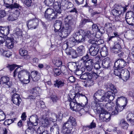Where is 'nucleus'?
<instances>
[{
  "mask_svg": "<svg viewBox=\"0 0 134 134\" xmlns=\"http://www.w3.org/2000/svg\"><path fill=\"white\" fill-rule=\"evenodd\" d=\"M127 23L129 25L133 26L134 25V17L125 19Z\"/></svg>",
  "mask_w": 134,
  "mask_h": 134,
  "instance_id": "nucleus-54",
  "label": "nucleus"
},
{
  "mask_svg": "<svg viewBox=\"0 0 134 134\" xmlns=\"http://www.w3.org/2000/svg\"><path fill=\"white\" fill-rule=\"evenodd\" d=\"M74 65L71 62H69L67 64L68 67L69 69L70 70V69L74 68L76 69V75H82L85 70V68L82 66V64L79 65L78 66L76 65L74 63Z\"/></svg>",
  "mask_w": 134,
  "mask_h": 134,
  "instance_id": "nucleus-11",
  "label": "nucleus"
},
{
  "mask_svg": "<svg viewBox=\"0 0 134 134\" xmlns=\"http://www.w3.org/2000/svg\"><path fill=\"white\" fill-rule=\"evenodd\" d=\"M126 118L127 121L129 122L132 125H134V114L129 113L126 116Z\"/></svg>",
  "mask_w": 134,
  "mask_h": 134,
  "instance_id": "nucleus-35",
  "label": "nucleus"
},
{
  "mask_svg": "<svg viewBox=\"0 0 134 134\" xmlns=\"http://www.w3.org/2000/svg\"><path fill=\"white\" fill-rule=\"evenodd\" d=\"M111 65V60L109 58H105L102 61V66L105 69H110Z\"/></svg>",
  "mask_w": 134,
  "mask_h": 134,
  "instance_id": "nucleus-24",
  "label": "nucleus"
},
{
  "mask_svg": "<svg viewBox=\"0 0 134 134\" xmlns=\"http://www.w3.org/2000/svg\"><path fill=\"white\" fill-rule=\"evenodd\" d=\"M13 14L12 12L10 13L7 18L8 20L9 21H13L16 20L17 18Z\"/></svg>",
  "mask_w": 134,
  "mask_h": 134,
  "instance_id": "nucleus-52",
  "label": "nucleus"
},
{
  "mask_svg": "<svg viewBox=\"0 0 134 134\" xmlns=\"http://www.w3.org/2000/svg\"><path fill=\"white\" fill-rule=\"evenodd\" d=\"M1 80L2 82L3 85L5 88H9L11 87L12 82L10 81L9 78L7 76H4L1 78Z\"/></svg>",
  "mask_w": 134,
  "mask_h": 134,
  "instance_id": "nucleus-20",
  "label": "nucleus"
},
{
  "mask_svg": "<svg viewBox=\"0 0 134 134\" xmlns=\"http://www.w3.org/2000/svg\"><path fill=\"white\" fill-rule=\"evenodd\" d=\"M41 123L42 125L41 126H43L44 128L48 127L49 125V121L47 118H45L44 119H42Z\"/></svg>",
  "mask_w": 134,
  "mask_h": 134,
  "instance_id": "nucleus-43",
  "label": "nucleus"
},
{
  "mask_svg": "<svg viewBox=\"0 0 134 134\" xmlns=\"http://www.w3.org/2000/svg\"><path fill=\"white\" fill-rule=\"evenodd\" d=\"M36 105L39 108H43L45 106L44 102L42 101L37 102Z\"/></svg>",
  "mask_w": 134,
  "mask_h": 134,
  "instance_id": "nucleus-59",
  "label": "nucleus"
},
{
  "mask_svg": "<svg viewBox=\"0 0 134 134\" xmlns=\"http://www.w3.org/2000/svg\"><path fill=\"white\" fill-rule=\"evenodd\" d=\"M99 47L96 46L95 44L91 45L89 48V52L90 55L91 56H96L99 51Z\"/></svg>",
  "mask_w": 134,
  "mask_h": 134,
  "instance_id": "nucleus-16",
  "label": "nucleus"
},
{
  "mask_svg": "<svg viewBox=\"0 0 134 134\" xmlns=\"http://www.w3.org/2000/svg\"><path fill=\"white\" fill-rule=\"evenodd\" d=\"M112 26V24L109 22L105 24L104 28L106 29V31L108 34H110L112 32L113 33L114 32H116Z\"/></svg>",
  "mask_w": 134,
  "mask_h": 134,
  "instance_id": "nucleus-30",
  "label": "nucleus"
},
{
  "mask_svg": "<svg viewBox=\"0 0 134 134\" xmlns=\"http://www.w3.org/2000/svg\"><path fill=\"white\" fill-rule=\"evenodd\" d=\"M27 48V46L26 44L24 47L21 48L19 49V53L21 56L24 57L27 55L28 54Z\"/></svg>",
  "mask_w": 134,
  "mask_h": 134,
  "instance_id": "nucleus-36",
  "label": "nucleus"
},
{
  "mask_svg": "<svg viewBox=\"0 0 134 134\" xmlns=\"http://www.w3.org/2000/svg\"><path fill=\"white\" fill-rule=\"evenodd\" d=\"M105 93L104 91L101 89L98 90L94 93L93 97L94 100L92 102L91 105L92 109H95L97 108L98 110H99L101 108L104 107L103 103L100 102H102L100 101L101 98L99 99V98L104 95Z\"/></svg>",
  "mask_w": 134,
  "mask_h": 134,
  "instance_id": "nucleus-5",
  "label": "nucleus"
},
{
  "mask_svg": "<svg viewBox=\"0 0 134 134\" xmlns=\"http://www.w3.org/2000/svg\"><path fill=\"white\" fill-rule=\"evenodd\" d=\"M65 23L64 27L62 24V21L57 20L54 24V31L59 40L62 39L68 36L72 31V27L75 26L76 21L71 15L67 16L64 19Z\"/></svg>",
  "mask_w": 134,
  "mask_h": 134,
  "instance_id": "nucleus-2",
  "label": "nucleus"
},
{
  "mask_svg": "<svg viewBox=\"0 0 134 134\" xmlns=\"http://www.w3.org/2000/svg\"><path fill=\"white\" fill-rule=\"evenodd\" d=\"M16 118H14L12 119L6 120L4 122V124L5 125H9L14 122L15 120H16Z\"/></svg>",
  "mask_w": 134,
  "mask_h": 134,
  "instance_id": "nucleus-51",
  "label": "nucleus"
},
{
  "mask_svg": "<svg viewBox=\"0 0 134 134\" xmlns=\"http://www.w3.org/2000/svg\"><path fill=\"white\" fill-rule=\"evenodd\" d=\"M99 116L100 120L103 121L108 122L110 119L111 115L108 112L103 110L100 113Z\"/></svg>",
  "mask_w": 134,
  "mask_h": 134,
  "instance_id": "nucleus-19",
  "label": "nucleus"
},
{
  "mask_svg": "<svg viewBox=\"0 0 134 134\" xmlns=\"http://www.w3.org/2000/svg\"><path fill=\"white\" fill-rule=\"evenodd\" d=\"M65 85V80L63 79H57L54 81V86L58 88H62Z\"/></svg>",
  "mask_w": 134,
  "mask_h": 134,
  "instance_id": "nucleus-18",
  "label": "nucleus"
},
{
  "mask_svg": "<svg viewBox=\"0 0 134 134\" xmlns=\"http://www.w3.org/2000/svg\"><path fill=\"white\" fill-rule=\"evenodd\" d=\"M9 39L7 40L6 42V46L9 49H12L14 47V39L13 38H9Z\"/></svg>",
  "mask_w": 134,
  "mask_h": 134,
  "instance_id": "nucleus-33",
  "label": "nucleus"
},
{
  "mask_svg": "<svg viewBox=\"0 0 134 134\" xmlns=\"http://www.w3.org/2000/svg\"><path fill=\"white\" fill-rule=\"evenodd\" d=\"M21 67H18L14 71L13 77H15L17 76L19 79L28 76L29 77L30 72L26 69H22Z\"/></svg>",
  "mask_w": 134,
  "mask_h": 134,
  "instance_id": "nucleus-10",
  "label": "nucleus"
},
{
  "mask_svg": "<svg viewBox=\"0 0 134 134\" xmlns=\"http://www.w3.org/2000/svg\"><path fill=\"white\" fill-rule=\"evenodd\" d=\"M128 101L127 98L123 96L119 97L116 102L115 108L119 112L122 111L126 106Z\"/></svg>",
  "mask_w": 134,
  "mask_h": 134,
  "instance_id": "nucleus-8",
  "label": "nucleus"
},
{
  "mask_svg": "<svg viewBox=\"0 0 134 134\" xmlns=\"http://www.w3.org/2000/svg\"><path fill=\"white\" fill-rule=\"evenodd\" d=\"M101 55L103 57L106 56L108 54V52L107 49L106 47H103L100 50V52Z\"/></svg>",
  "mask_w": 134,
  "mask_h": 134,
  "instance_id": "nucleus-46",
  "label": "nucleus"
},
{
  "mask_svg": "<svg viewBox=\"0 0 134 134\" xmlns=\"http://www.w3.org/2000/svg\"><path fill=\"white\" fill-rule=\"evenodd\" d=\"M96 124L93 122V120L91 122L90 125L83 126H82V130L81 134H85L89 132V129H92L96 127Z\"/></svg>",
  "mask_w": 134,
  "mask_h": 134,
  "instance_id": "nucleus-23",
  "label": "nucleus"
},
{
  "mask_svg": "<svg viewBox=\"0 0 134 134\" xmlns=\"http://www.w3.org/2000/svg\"><path fill=\"white\" fill-rule=\"evenodd\" d=\"M26 134H37L36 131L33 128H28L25 131Z\"/></svg>",
  "mask_w": 134,
  "mask_h": 134,
  "instance_id": "nucleus-49",
  "label": "nucleus"
},
{
  "mask_svg": "<svg viewBox=\"0 0 134 134\" xmlns=\"http://www.w3.org/2000/svg\"><path fill=\"white\" fill-rule=\"evenodd\" d=\"M109 35L108 34V37L107 39V42L109 43L111 41H113L114 40H115L116 39H118V38H119V35L118 34V33L117 32H114L113 33V35L112 34L111 35L112 36H109Z\"/></svg>",
  "mask_w": 134,
  "mask_h": 134,
  "instance_id": "nucleus-31",
  "label": "nucleus"
},
{
  "mask_svg": "<svg viewBox=\"0 0 134 134\" xmlns=\"http://www.w3.org/2000/svg\"><path fill=\"white\" fill-rule=\"evenodd\" d=\"M130 74L129 71L126 69H123L121 71V77L122 80L124 81H126L129 78Z\"/></svg>",
  "mask_w": 134,
  "mask_h": 134,
  "instance_id": "nucleus-29",
  "label": "nucleus"
},
{
  "mask_svg": "<svg viewBox=\"0 0 134 134\" xmlns=\"http://www.w3.org/2000/svg\"><path fill=\"white\" fill-rule=\"evenodd\" d=\"M39 20L35 18L30 19L26 22V25L29 29H35L38 26Z\"/></svg>",
  "mask_w": 134,
  "mask_h": 134,
  "instance_id": "nucleus-12",
  "label": "nucleus"
},
{
  "mask_svg": "<svg viewBox=\"0 0 134 134\" xmlns=\"http://www.w3.org/2000/svg\"><path fill=\"white\" fill-rule=\"evenodd\" d=\"M30 118L35 120V121L31 122L29 120L27 122V125L28 126V128H33L32 127L33 126H36L38 125L39 119L38 116L36 115H32L31 116Z\"/></svg>",
  "mask_w": 134,
  "mask_h": 134,
  "instance_id": "nucleus-22",
  "label": "nucleus"
},
{
  "mask_svg": "<svg viewBox=\"0 0 134 134\" xmlns=\"http://www.w3.org/2000/svg\"><path fill=\"white\" fill-rule=\"evenodd\" d=\"M101 27L96 24H93L92 26V30L94 33L99 31Z\"/></svg>",
  "mask_w": 134,
  "mask_h": 134,
  "instance_id": "nucleus-50",
  "label": "nucleus"
},
{
  "mask_svg": "<svg viewBox=\"0 0 134 134\" xmlns=\"http://www.w3.org/2000/svg\"><path fill=\"white\" fill-rule=\"evenodd\" d=\"M89 59V55L88 54H87L86 55L82 57L80 59L79 61V64H81L82 62H83V63H85V64H86V63L88 62Z\"/></svg>",
  "mask_w": 134,
  "mask_h": 134,
  "instance_id": "nucleus-44",
  "label": "nucleus"
},
{
  "mask_svg": "<svg viewBox=\"0 0 134 134\" xmlns=\"http://www.w3.org/2000/svg\"><path fill=\"white\" fill-rule=\"evenodd\" d=\"M61 66V68L60 70L61 71L62 73L64 74L67 71L66 68L64 64H63V65H62Z\"/></svg>",
  "mask_w": 134,
  "mask_h": 134,
  "instance_id": "nucleus-64",
  "label": "nucleus"
},
{
  "mask_svg": "<svg viewBox=\"0 0 134 134\" xmlns=\"http://www.w3.org/2000/svg\"><path fill=\"white\" fill-rule=\"evenodd\" d=\"M72 50L70 55H71L72 58L73 59L76 58L79 56L78 53L76 52L75 50L72 49Z\"/></svg>",
  "mask_w": 134,
  "mask_h": 134,
  "instance_id": "nucleus-56",
  "label": "nucleus"
},
{
  "mask_svg": "<svg viewBox=\"0 0 134 134\" xmlns=\"http://www.w3.org/2000/svg\"><path fill=\"white\" fill-rule=\"evenodd\" d=\"M45 131L44 127L43 126H40L37 129V134H42Z\"/></svg>",
  "mask_w": 134,
  "mask_h": 134,
  "instance_id": "nucleus-58",
  "label": "nucleus"
},
{
  "mask_svg": "<svg viewBox=\"0 0 134 134\" xmlns=\"http://www.w3.org/2000/svg\"><path fill=\"white\" fill-rule=\"evenodd\" d=\"M85 34L83 30H79L74 33L73 37H71L68 40L64 46L71 47L75 45L76 43H78L84 42Z\"/></svg>",
  "mask_w": 134,
  "mask_h": 134,
  "instance_id": "nucleus-4",
  "label": "nucleus"
},
{
  "mask_svg": "<svg viewBox=\"0 0 134 134\" xmlns=\"http://www.w3.org/2000/svg\"><path fill=\"white\" fill-rule=\"evenodd\" d=\"M126 65V62L123 59H119L114 63V65L118 68L122 69Z\"/></svg>",
  "mask_w": 134,
  "mask_h": 134,
  "instance_id": "nucleus-26",
  "label": "nucleus"
},
{
  "mask_svg": "<svg viewBox=\"0 0 134 134\" xmlns=\"http://www.w3.org/2000/svg\"><path fill=\"white\" fill-rule=\"evenodd\" d=\"M55 0H45L44 3L46 5L49 6L53 5Z\"/></svg>",
  "mask_w": 134,
  "mask_h": 134,
  "instance_id": "nucleus-60",
  "label": "nucleus"
},
{
  "mask_svg": "<svg viewBox=\"0 0 134 134\" xmlns=\"http://www.w3.org/2000/svg\"><path fill=\"white\" fill-rule=\"evenodd\" d=\"M40 92L41 89L39 87L32 88L30 90V92L31 94L29 95L28 98L31 100L35 99L36 97H39Z\"/></svg>",
  "mask_w": 134,
  "mask_h": 134,
  "instance_id": "nucleus-15",
  "label": "nucleus"
},
{
  "mask_svg": "<svg viewBox=\"0 0 134 134\" xmlns=\"http://www.w3.org/2000/svg\"><path fill=\"white\" fill-rule=\"evenodd\" d=\"M87 94L79 92L69 93L67 96L68 100L70 102V108L73 111L78 112L80 116L85 112L84 108L88 103Z\"/></svg>",
  "mask_w": 134,
  "mask_h": 134,
  "instance_id": "nucleus-1",
  "label": "nucleus"
},
{
  "mask_svg": "<svg viewBox=\"0 0 134 134\" xmlns=\"http://www.w3.org/2000/svg\"><path fill=\"white\" fill-rule=\"evenodd\" d=\"M12 100L14 104L16 105H19L21 102V100L19 94L15 93L12 95Z\"/></svg>",
  "mask_w": 134,
  "mask_h": 134,
  "instance_id": "nucleus-27",
  "label": "nucleus"
},
{
  "mask_svg": "<svg viewBox=\"0 0 134 134\" xmlns=\"http://www.w3.org/2000/svg\"><path fill=\"white\" fill-rule=\"evenodd\" d=\"M114 42V45L112 47L110 48L111 51V52L115 54H118V56L119 57L122 56L124 54V52L121 51L122 48H121L120 43L119 42Z\"/></svg>",
  "mask_w": 134,
  "mask_h": 134,
  "instance_id": "nucleus-13",
  "label": "nucleus"
},
{
  "mask_svg": "<svg viewBox=\"0 0 134 134\" xmlns=\"http://www.w3.org/2000/svg\"><path fill=\"white\" fill-rule=\"evenodd\" d=\"M31 77L34 81H37L40 79V74L37 71H32L31 74Z\"/></svg>",
  "mask_w": 134,
  "mask_h": 134,
  "instance_id": "nucleus-32",
  "label": "nucleus"
},
{
  "mask_svg": "<svg viewBox=\"0 0 134 134\" xmlns=\"http://www.w3.org/2000/svg\"><path fill=\"white\" fill-rule=\"evenodd\" d=\"M114 93H113L110 91H108L105 93L104 95L101 97L100 101L101 102H108L113 100L115 97V95Z\"/></svg>",
  "mask_w": 134,
  "mask_h": 134,
  "instance_id": "nucleus-14",
  "label": "nucleus"
},
{
  "mask_svg": "<svg viewBox=\"0 0 134 134\" xmlns=\"http://www.w3.org/2000/svg\"><path fill=\"white\" fill-rule=\"evenodd\" d=\"M50 131L51 134H56L57 132H59V128L56 123H54V125L51 127Z\"/></svg>",
  "mask_w": 134,
  "mask_h": 134,
  "instance_id": "nucleus-37",
  "label": "nucleus"
},
{
  "mask_svg": "<svg viewBox=\"0 0 134 134\" xmlns=\"http://www.w3.org/2000/svg\"><path fill=\"white\" fill-rule=\"evenodd\" d=\"M114 74L116 76H118L120 79L121 78V71L122 69L118 68L116 66H114Z\"/></svg>",
  "mask_w": 134,
  "mask_h": 134,
  "instance_id": "nucleus-38",
  "label": "nucleus"
},
{
  "mask_svg": "<svg viewBox=\"0 0 134 134\" xmlns=\"http://www.w3.org/2000/svg\"><path fill=\"white\" fill-rule=\"evenodd\" d=\"M76 125V119L72 116H70L66 122L64 123L63 125L62 133L63 134H72V130L73 127Z\"/></svg>",
  "mask_w": 134,
  "mask_h": 134,
  "instance_id": "nucleus-6",
  "label": "nucleus"
},
{
  "mask_svg": "<svg viewBox=\"0 0 134 134\" xmlns=\"http://www.w3.org/2000/svg\"><path fill=\"white\" fill-rule=\"evenodd\" d=\"M58 119L57 116L56 114L54 113L52 114V117L50 118L49 119L50 121L52 122H55L57 120L58 121Z\"/></svg>",
  "mask_w": 134,
  "mask_h": 134,
  "instance_id": "nucleus-55",
  "label": "nucleus"
},
{
  "mask_svg": "<svg viewBox=\"0 0 134 134\" xmlns=\"http://www.w3.org/2000/svg\"><path fill=\"white\" fill-rule=\"evenodd\" d=\"M6 118L4 113L1 109H0V121H4Z\"/></svg>",
  "mask_w": 134,
  "mask_h": 134,
  "instance_id": "nucleus-62",
  "label": "nucleus"
},
{
  "mask_svg": "<svg viewBox=\"0 0 134 134\" xmlns=\"http://www.w3.org/2000/svg\"><path fill=\"white\" fill-rule=\"evenodd\" d=\"M52 62L53 64L57 67L60 66L63 64L61 59L59 58H54L52 60Z\"/></svg>",
  "mask_w": 134,
  "mask_h": 134,
  "instance_id": "nucleus-39",
  "label": "nucleus"
},
{
  "mask_svg": "<svg viewBox=\"0 0 134 134\" xmlns=\"http://www.w3.org/2000/svg\"><path fill=\"white\" fill-rule=\"evenodd\" d=\"M104 107H103L102 108H101V109H100L99 110H98V109L97 108V109H92L94 112L96 113L97 114H99L100 113V111L103 110L104 108H107L108 109H109V110H110L113 107L114 105V104L112 102H108L106 104H104L103 103Z\"/></svg>",
  "mask_w": 134,
  "mask_h": 134,
  "instance_id": "nucleus-21",
  "label": "nucleus"
},
{
  "mask_svg": "<svg viewBox=\"0 0 134 134\" xmlns=\"http://www.w3.org/2000/svg\"><path fill=\"white\" fill-rule=\"evenodd\" d=\"M77 51L79 56H82L85 53V47L81 45L77 48Z\"/></svg>",
  "mask_w": 134,
  "mask_h": 134,
  "instance_id": "nucleus-41",
  "label": "nucleus"
},
{
  "mask_svg": "<svg viewBox=\"0 0 134 134\" xmlns=\"http://www.w3.org/2000/svg\"><path fill=\"white\" fill-rule=\"evenodd\" d=\"M100 30L99 31L97 32L96 33H92L90 30H84L85 32V34H86L85 35V40L87 38H90L92 37L93 38H94V39H95V38H97L98 39H100L102 35L105 32L104 27H101Z\"/></svg>",
  "mask_w": 134,
  "mask_h": 134,
  "instance_id": "nucleus-9",
  "label": "nucleus"
},
{
  "mask_svg": "<svg viewBox=\"0 0 134 134\" xmlns=\"http://www.w3.org/2000/svg\"><path fill=\"white\" fill-rule=\"evenodd\" d=\"M91 73L86 72L82 74L80 76V79L82 80H88L91 79L92 78V76Z\"/></svg>",
  "mask_w": 134,
  "mask_h": 134,
  "instance_id": "nucleus-40",
  "label": "nucleus"
},
{
  "mask_svg": "<svg viewBox=\"0 0 134 134\" xmlns=\"http://www.w3.org/2000/svg\"><path fill=\"white\" fill-rule=\"evenodd\" d=\"M120 125L122 128L124 130H127L129 126V124L124 119H122L121 120L120 122Z\"/></svg>",
  "mask_w": 134,
  "mask_h": 134,
  "instance_id": "nucleus-42",
  "label": "nucleus"
},
{
  "mask_svg": "<svg viewBox=\"0 0 134 134\" xmlns=\"http://www.w3.org/2000/svg\"><path fill=\"white\" fill-rule=\"evenodd\" d=\"M22 8V7L19 4V6L18 7H11L9 8V10L8 11H11L13 15L16 17L17 18L19 16L20 14V9Z\"/></svg>",
  "mask_w": 134,
  "mask_h": 134,
  "instance_id": "nucleus-25",
  "label": "nucleus"
},
{
  "mask_svg": "<svg viewBox=\"0 0 134 134\" xmlns=\"http://www.w3.org/2000/svg\"><path fill=\"white\" fill-rule=\"evenodd\" d=\"M134 17V13L133 12L131 11H129L127 12L125 15V19Z\"/></svg>",
  "mask_w": 134,
  "mask_h": 134,
  "instance_id": "nucleus-53",
  "label": "nucleus"
},
{
  "mask_svg": "<svg viewBox=\"0 0 134 134\" xmlns=\"http://www.w3.org/2000/svg\"><path fill=\"white\" fill-rule=\"evenodd\" d=\"M94 60L93 59H89L87 63L84 64L86 70L87 71L90 72L91 71L93 68L94 65Z\"/></svg>",
  "mask_w": 134,
  "mask_h": 134,
  "instance_id": "nucleus-28",
  "label": "nucleus"
},
{
  "mask_svg": "<svg viewBox=\"0 0 134 134\" xmlns=\"http://www.w3.org/2000/svg\"><path fill=\"white\" fill-rule=\"evenodd\" d=\"M9 26L7 27L5 26L4 27L2 26L0 31V33L3 36H7L9 33Z\"/></svg>",
  "mask_w": 134,
  "mask_h": 134,
  "instance_id": "nucleus-34",
  "label": "nucleus"
},
{
  "mask_svg": "<svg viewBox=\"0 0 134 134\" xmlns=\"http://www.w3.org/2000/svg\"><path fill=\"white\" fill-rule=\"evenodd\" d=\"M24 3L27 7H31L32 3V0H26L24 1Z\"/></svg>",
  "mask_w": 134,
  "mask_h": 134,
  "instance_id": "nucleus-61",
  "label": "nucleus"
},
{
  "mask_svg": "<svg viewBox=\"0 0 134 134\" xmlns=\"http://www.w3.org/2000/svg\"><path fill=\"white\" fill-rule=\"evenodd\" d=\"M19 25V27L20 26H21V28L20 29L18 27L16 28L15 30V33L17 36H22V32L21 29H22L23 25L22 24H20Z\"/></svg>",
  "mask_w": 134,
  "mask_h": 134,
  "instance_id": "nucleus-48",
  "label": "nucleus"
},
{
  "mask_svg": "<svg viewBox=\"0 0 134 134\" xmlns=\"http://www.w3.org/2000/svg\"><path fill=\"white\" fill-rule=\"evenodd\" d=\"M107 89H109L110 90L113 91L115 93H117V91L114 85L112 83H109L107 86Z\"/></svg>",
  "mask_w": 134,
  "mask_h": 134,
  "instance_id": "nucleus-47",
  "label": "nucleus"
},
{
  "mask_svg": "<svg viewBox=\"0 0 134 134\" xmlns=\"http://www.w3.org/2000/svg\"><path fill=\"white\" fill-rule=\"evenodd\" d=\"M53 70L55 76H59L61 74V72L60 69L58 68H54Z\"/></svg>",
  "mask_w": 134,
  "mask_h": 134,
  "instance_id": "nucleus-57",
  "label": "nucleus"
},
{
  "mask_svg": "<svg viewBox=\"0 0 134 134\" xmlns=\"http://www.w3.org/2000/svg\"><path fill=\"white\" fill-rule=\"evenodd\" d=\"M12 53L9 50L5 51L3 56L9 58L12 55Z\"/></svg>",
  "mask_w": 134,
  "mask_h": 134,
  "instance_id": "nucleus-63",
  "label": "nucleus"
},
{
  "mask_svg": "<svg viewBox=\"0 0 134 134\" xmlns=\"http://www.w3.org/2000/svg\"><path fill=\"white\" fill-rule=\"evenodd\" d=\"M127 7V5L116 4L115 5V9L111 11V12L112 15L114 16L116 21H121V15H123L125 12Z\"/></svg>",
  "mask_w": 134,
  "mask_h": 134,
  "instance_id": "nucleus-7",
  "label": "nucleus"
},
{
  "mask_svg": "<svg viewBox=\"0 0 134 134\" xmlns=\"http://www.w3.org/2000/svg\"><path fill=\"white\" fill-rule=\"evenodd\" d=\"M23 78V79H19V80L22 83L24 84H27L30 82V75H29V77L28 76H27L26 77H25Z\"/></svg>",
  "mask_w": 134,
  "mask_h": 134,
  "instance_id": "nucleus-45",
  "label": "nucleus"
},
{
  "mask_svg": "<svg viewBox=\"0 0 134 134\" xmlns=\"http://www.w3.org/2000/svg\"><path fill=\"white\" fill-rule=\"evenodd\" d=\"M52 6L55 10V11L52 9L47 8L44 13L45 18L48 21L56 18H59L62 16L61 14L62 10L60 2L55 1Z\"/></svg>",
  "mask_w": 134,
  "mask_h": 134,
  "instance_id": "nucleus-3",
  "label": "nucleus"
},
{
  "mask_svg": "<svg viewBox=\"0 0 134 134\" xmlns=\"http://www.w3.org/2000/svg\"><path fill=\"white\" fill-rule=\"evenodd\" d=\"M5 6L7 8H9L11 7H18L19 4L17 3L15 0H3Z\"/></svg>",
  "mask_w": 134,
  "mask_h": 134,
  "instance_id": "nucleus-17",
  "label": "nucleus"
}]
</instances>
